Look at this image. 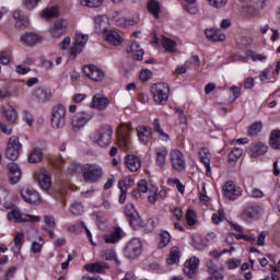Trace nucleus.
Listing matches in <instances>:
<instances>
[{"label": "nucleus", "mask_w": 280, "mask_h": 280, "mask_svg": "<svg viewBox=\"0 0 280 280\" xmlns=\"http://www.w3.org/2000/svg\"><path fill=\"white\" fill-rule=\"evenodd\" d=\"M130 125L122 124L118 127V141L120 145H128L130 143Z\"/></svg>", "instance_id": "27"}, {"label": "nucleus", "mask_w": 280, "mask_h": 280, "mask_svg": "<svg viewBox=\"0 0 280 280\" xmlns=\"http://www.w3.org/2000/svg\"><path fill=\"white\" fill-rule=\"evenodd\" d=\"M196 218H197L196 211H194L192 209H189L186 214V222L188 226H194L196 224L197 222Z\"/></svg>", "instance_id": "60"}, {"label": "nucleus", "mask_w": 280, "mask_h": 280, "mask_svg": "<svg viewBox=\"0 0 280 280\" xmlns=\"http://www.w3.org/2000/svg\"><path fill=\"white\" fill-rule=\"evenodd\" d=\"M82 176L88 183H97L104 176V170L97 164H85L82 167Z\"/></svg>", "instance_id": "5"}, {"label": "nucleus", "mask_w": 280, "mask_h": 280, "mask_svg": "<svg viewBox=\"0 0 280 280\" xmlns=\"http://www.w3.org/2000/svg\"><path fill=\"white\" fill-rule=\"evenodd\" d=\"M125 213L132 229H145V224L143 223V220L139 215V212H137L135 205L128 203L125 208Z\"/></svg>", "instance_id": "8"}, {"label": "nucleus", "mask_w": 280, "mask_h": 280, "mask_svg": "<svg viewBox=\"0 0 280 280\" xmlns=\"http://www.w3.org/2000/svg\"><path fill=\"white\" fill-rule=\"evenodd\" d=\"M13 19L16 27H27L30 25V20L22 11H15L13 13Z\"/></svg>", "instance_id": "37"}, {"label": "nucleus", "mask_w": 280, "mask_h": 280, "mask_svg": "<svg viewBox=\"0 0 280 280\" xmlns=\"http://www.w3.org/2000/svg\"><path fill=\"white\" fill-rule=\"evenodd\" d=\"M25 214H21L19 208L8 212V220H15V222H23Z\"/></svg>", "instance_id": "50"}, {"label": "nucleus", "mask_w": 280, "mask_h": 280, "mask_svg": "<svg viewBox=\"0 0 280 280\" xmlns=\"http://www.w3.org/2000/svg\"><path fill=\"white\" fill-rule=\"evenodd\" d=\"M224 210L220 209L217 213L212 214V222L213 224H220V222H224Z\"/></svg>", "instance_id": "61"}, {"label": "nucleus", "mask_w": 280, "mask_h": 280, "mask_svg": "<svg viewBox=\"0 0 280 280\" xmlns=\"http://www.w3.org/2000/svg\"><path fill=\"white\" fill-rule=\"evenodd\" d=\"M105 40L109 43V45H114L115 47H119V45L124 43L121 35H119L117 31H107L105 33Z\"/></svg>", "instance_id": "33"}, {"label": "nucleus", "mask_w": 280, "mask_h": 280, "mask_svg": "<svg viewBox=\"0 0 280 280\" xmlns=\"http://www.w3.org/2000/svg\"><path fill=\"white\" fill-rule=\"evenodd\" d=\"M211 8H215L217 10H222L229 3V0H207Z\"/></svg>", "instance_id": "59"}, {"label": "nucleus", "mask_w": 280, "mask_h": 280, "mask_svg": "<svg viewBox=\"0 0 280 280\" xmlns=\"http://www.w3.org/2000/svg\"><path fill=\"white\" fill-rule=\"evenodd\" d=\"M117 14L118 13L113 15L115 25L117 27H132L133 25H139V23H141V18L139 16V13H135L131 18H117Z\"/></svg>", "instance_id": "16"}, {"label": "nucleus", "mask_w": 280, "mask_h": 280, "mask_svg": "<svg viewBox=\"0 0 280 280\" xmlns=\"http://www.w3.org/2000/svg\"><path fill=\"white\" fill-rule=\"evenodd\" d=\"M9 170V183L11 185H16L21 182V176H23V173L21 172V166L16 163H11L8 166Z\"/></svg>", "instance_id": "24"}, {"label": "nucleus", "mask_w": 280, "mask_h": 280, "mask_svg": "<svg viewBox=\"0 0 280 280\" xmlns=\"http://www.w3.org/2000/svg\"><path fill=\"white\" fill-rule=\"evenodd\" d=\"M199 156L201 163L206 167V176H208V178H211V152L207 148H201L199 150Z\"/></svg>", "instance_id": "26"}, {"label": "nucleus", "mask_w": 280, "mask_h": 280, "mask_svg": "<svg viewBox=\"0 0 280 280\" xmlns=\"http://www.w3.org/2000/svg\"><path fill=\"white\" fill-rule=\"evenodd\" d=\"M260 215V208L250 206L247 207L241 214L242 220L245 222H253V220H257Z\"/></svg>", "instance_id": "28"}, {"label": "nucleus", "mask_w": 280, "mask_h": 280, "mask_svg": "<svg viewBox=\"0 0 280 280\" xmlns=\"http://www.w3.org/2000/svg\"><path fill=\"white\" fill-rule=\"evenodd\" d=\"M20 154L21 142L19 141V137L12 136L11 138H9L4 155L7 156V159H10V161H16Z\"/></svg>", "instance_id": "10"}, {"label": "nucleus", "mask_w": 280, "mask_h": 280, "mask_svg": "<svg viewBox=\"0 0 280 280\" xmlns=\"http://www.w3.org/2000/svg\"><path fill=\"white\" fill-rule=\"evenodd\" d=\"M127 54H132L135 60H143V49L139 46V43L133 42L129 46H127Z\"/></svg>", "instance_id": "35"}, {"label": "nucleus", "mask_w": 280, "mask_h": 280, "mask_svg": "<svg viewBox=\"0 0 280 280\" xmlns=\"http://www.w3.org/2000/svg\"><path fill=\"white\" fill-rule=\"evenodd\" d=\"M151 94L155 104H167L170 100V84L165 82L153 84L151 86Z\"/></svg>", "instance_id": "3"}, {"label": "nucleus", "mask_w": 280, "mask_h": 280, "mask_svg": "<svg viewBox=\"0 0 280 280\" xmlns=\"http://www.w3.org/2000/svg\"><path fill=\"white\" fill-rule=\"evenodd\" d=\"M170 159L173 170L176 172H185L187 170V161H185V154L178 149H172L170 152Z\"/></svg>", "instance_id": "7"}, {"label": "nucleus", "mask_w": 280, "mask_h": 280, "mask_svg": "<svg viewBox=\"0 0 280 280\" xmlns=\"http://www.w3.org/2000/svg\"><path fill=\"white\" fill-rule=\"evenodd\" d=\"M103 259H106L107 261H110L114 259L118 266L119 264H121L119 259H117V253H115V250L113 249H108L107 252H104Z\"/></svg>", "instance_id": "58"}, {"label": "nucleus", "mask_w": 280, "mask_h": 280, "mask_svg": "<svg viewBox=\"0 0 280 280\" xmlns=\"http://www.w3.org/2000/svg\"><path fill=\"white\" fill-rule=\"evenodd\" d=\"M69 22L66 19H59L55 21L48 27V34L51 38H60V36H65L67 34V28L69 27Z\"/></svg>", "instance_id": "11"}, {"label": "nucleus", "mask_w": 280, "mask_h": 280, "mask_svg": "<svg viewBox=\"0 0 280 280\" xmlns=\"http://www.w3.org/2000/svg\"><path fill=\"white\" fill-rule=\"evenodd\" d=\"M83 73L93 82H104L106 80V72L95 65L83 66Z\"/></svg>", "instance_id": "9"}, {"label": "nucleus", "mask_w": 280, "mask_h": 280, "mask_svg": "<svg viewBox=\"0 0 280 280\" xmlns=\"http://www.w3.org/2000/svg\"><path fill=\"white\" fill-rule=\"evenodd\" d=\"M147 10L154 16V19H159L161 14V3L156 0H149L147 3Z\"/></svg>", "instance_id": "41"}, {"label": "nucleus", "mask_w": 280, "mask_h": 280, "mask_svg": "<svg viewBox=\"0 0 280 280\" xmlns=\"http://www.w3.org/2000/svg\"><path fill=\"white\" fill-rule=\"evenodd\" d=\"M73 46V43H71V37L66 36L60 43H59V49L61 51H67L69 56H71V47Z\"/></svg>", "instance_id": "46"}, {"label": "nucleus", "mask_w": 280, "mask_h": 280, "mask_svg": "<svg viewBox=\"0 0 280 280\" xmlns=\"http://www.w3.org/2000/svg\"><path fill=\"white\" fill-rule=\"evenodd\" d=\"M91 139L96 145H100V148L110 145L113 141V127H110V125L101 127L92 133Z\"/></svg>", "instance_id": "1"}, {"label": "nucleus", "mask_w": 280, "mask_h": 280, "mask_svg": "<svg viewBox=\"0 0 280 280\" xmlns=\"http://www.w3.org/2000/svg\"><path fill=\"white\" fill-rule=\"evenodd\" d=\"M125 163H126V167L130 171V172H139V170H141V158L137 156V155H127L125 158Z\"/></svg>", "instance_id": "29"}, {"label": "nucleus", "mask_w": 280, "mask_h": 280, "mask_svg": "<svg viewBox=\"0 0 280 280\" xmlns=\"http://www.w3.org/2000/svg\"><path fill=\"white\" fill-rule=\"evenodd\" d=\"M160 241H159V248H165L166 246L170 245V242L172 240V235L167 231H162L159 235Z\"/></svg>", "instance_id": "44"}, {"label": "nucleus", "mask_w": 280, "mask_h": 280, "mask_svg": "<svg viewBox=\"0 0 280 280\" xmlns=\"http://www.w3.org/2000/svg\"><path fill=\"white\" fill-rule=\"evenodd\" d=\"M124 237V231L121 229L116 228L113 232L109 234H106L103 236V240L105 244H115L116 242H119Z\"/></svg>", "instance_id": "32"}, {"label": "nucleus", "mask_w": 280, "mask_h": 280, "mask_svg": "<svg viewBox=\"0 0 280 280\" xmlns=\"http://www.w3.org/2000/svg\"><path fill=\"white\" fill-rule=\"evenodd\" d=\"M242 154H244V150L241 148H234L229 153L230 163H235V161H240L242 159Z\"/></svg>", "instance_id": "47"}, {"label": "nucleus", "mask_w": 280, "mask_h": 280, "mask_svg": "<svg viewBox=\"0 0 280 280\" xmlns=\"http://www.w3.org/2000/svg\"><path fill=\"white\" fill-rule=\"evenodd\" d=\"M88 43L89 35L82 33L81 31H77L74 33L72 46L70 49V58H78V56L84 51V47H86Z\"/></svg>", "instance_id": "4"}, {"label": "nucleus", "mask_w": 280, "mask_h": 280, "mask_svg": "<svg viewBox=\"0 0 280 280\" xmlns=\"http://www.w3.org/2000/svg\"><path fill=\"white\" fill-rule=\"evenodd\" d=\"M43 246H45V241H43V237H38L37 241L31 243V250L36 255L43 250Z\"/></svg>", "instance_id": "49"}, {"label": "nucleus", "mask_w": 280, "mask_h": 280, "mask_svg": "<svg viewBox=\"0 0 280 280\" xmlns=\"http://www.w3.org/2000/svg\"><path fill=\"white\" fill-rule=\"evenodd\" d=\"M36 178L39 189L43 191H49V189H51V173H49V171H42L40 173H37Z\"/></svg>", "instance_id": "20"}, {"label": "nucleus", "mask_w": 280, "mask_h": 280, "mask_svg": "<svg viewBox=\"0 0 280 280\" xmlns=\"http://www.w3.org/2000/svg\"><path fill=\"white\" fill-rule=\"evenodd\" d=\"M241 265H242V260H240L237 258H230V259H228V268H229V270H235V269L240 268Z\"/></svg>", "instance_id": "62"}, {"label": "nucleus", "mask_w": 280, "mask_h": 280, "mask_svg": "<svg viewBox=\"0 0 280 280\" xmlns=\"http://www.w3.org/2000/svg\"><path fill=\"white\" fill-rule=\"evenodd\" d=\"M161 45L166 54H176L178 51L176 42L170 37L162 36Z\"/></svg>", "instance_id": "31"}, {"label": "nucleus", "mask_w": 280, "mask_h": 280, "mask_svg": "<svg viewBox=\"0 0 280 280\" xmlns=\"http://www.w3.org/2000/svg\"><path fill=\"white\" fill-rule=\"evenodd\" d=\"M135 185V179L131 177H125L124 179L118 182V188L120 191H128V187Z\"/></svg>", "instance_id": "53"}, {"label": "nucleus", "mask_w": 280, "mask_h": 280, "mask_svg": "<svg viewBox=\"0 0 280 280\" xmlns=\"http://www.w3.org/2000/svg\"><path fill=\"white\" fill-rule=\"evenodd\" d=\"M21 197L28 205H38L40 202V195L32 187H23L21 189Z\"/></svg>", "instance_id": "17"}, {"label": "nucleus", "mask_w": 280, "mask_h": 280, "mask_svg": "<svg viewBox=\"0 0 280 280\" xmlns=\"http://www.w3.org/2000/svg\"><path fill=\"white\" fill-rule=\"evenodd\" d=\"M155 163L158 167H165L167 165V147H156L154 149Z\"/></svg>", "instance_id": "23"}, {"label": "nucleus", "mask_w": 280, "mask_h": 280, "mask_svg": "<svg viewBox=\"0 0 280 280\" xmlns=\"http://www.w3.org/2000/svg\"><path fill=\"white\" fill-rule=\"evenodd\" d=\"M184 8L188 14H198V7H196V0H184Z\"/></svg>", "instance_id": "52"}, {"label": "nucleus", "mask_w": 280, "mask_h": 280, "mask_svg": "<svg viewBox=\"0 0 280 280\" xmlns=\"http://www.w3.org/2000/svg\"><path fill=\"white\" fill-rule=\"evenodd\" d=\"M269 145L273 150H280V130H273L269 138Z\"/></svg>", "instance_id": "43"}, {"label": "nucleus", "mask_w": 280, "mask_h": 280, "mask_svg": "<svg viewBox=\"0 0 280 280\" xmlns=\"http://www.w3.org/2000/svg\"><path fill=\"white\" fill-rule=\"evenodd\" d=\"M59 15H60V7L58 5L48 7L40 14L42 19H47L48 21L51 19H56Z\"/></svg>", "instance_id": "38"}, {"label": "nucleus", "mask_w": 280, "mask_h": 280, "mask_svg": "<svg viewBox=\"0 0 280 280\" xmlns=\"http://www.w3.org/2000/svg\"><path fill=\"white\" fill-rule=\"evenodd\" d=\"M1 114L9 124H16V120L19 119L16 109L10 104H5L1 107Z\"/></svg>", "instance_id": "25"}, {"label": "nucleus", "mask_w": 280, "mask_h": 280, "mask_svg": "<svg viewBox=\"0 0 280 280\" xmlns=\"http://www.w3.org/2000/svg\"><path fill=\"white\" fill-rule=\"evenodd\" d=\"M245 55L250 59L253 60V62H266L267 60V57L265 55H261V54H257L253 50H247L245 52Z\"/></svg>", "instance_id": "48"}, {"label": "nucleus", "mask_w": 280, "mask_h": 280, "mask_svg": "<svg viewBox=\"0 0 280 280\" xmlns=\"http://www.w3.org/2000/svg\"><path fill=\"white\" fill-rule=\"evenodd\" d=\"M93 119V115L89 112H81L74 115L71 119V128L74 132L82 130L90 120Z\"/></svg>", "instance_id": "12"}, {"label": "nucleus", "mask_w": 280, "mask_h": 280, "mask_svg": "<svg viewBox=\"0 0 280 280\" xmlns=\"http://www.w3.org/2000/svg\"><path fill=\"white\" fill-rule=\"evenodd\" d=\"M159 187L151 186L149 188V196H148V202L151 205H155V202L159 200Z\"/></svg>", "instance_id": "51"}, {"label": "nucleus", "mask_w": 280, "mask_h": 280, "mask_svg": "<svg viewBox=\"0 0 280 280\" xmlns=\"http://www.w3.org/2000/svg\"><path fill=\"white\" fill-rule=\"evenodd\" d=\"M180 262V248L173 247L170 250L168 257L166 259V264L168 266H176Z\"/></svg>", "instance_id": "36"}, {"label": "nucleus", "mask_w": 280, "mask_h": 280, "mask_svg": "<svg viewBox=\"0 0 280 280\" xmlns=\"http://www.w3.org/2000/svg\"><path fill=\"white\" fill-rule=\"evenodd\" d=\"M226 253H235V247H231L230 249H223L222 252H218V249H213L209 253L210 257H213V259H220L223 255H226Z\"/></svg>", "instance_id": "56"}, {"label": "nucleus", "mask_w": 280, "mask_h": 280, "mask_svg": "<svg viewBox=\"0 0 280 280\" xmlns=\"http://www.w3.org/2000/svg\"><path fill=\"white\" fill-rule=\"evenodd\" d=\"M152 126L160 141H164V142L170 141V135L163 131V128H161V120H159V118H155L153 120Z\"/></svg>", "instance_id": "40"}, {"label": "nucleus", "mask_w": 280, "mask_h": 280, "mask_svg": "<svg viewBox=\"0 0 280 280\" xmlns=\"http://www.w3.org/2000/svg\"><path fill=\"white\" fill-rule=\"evenodd\" d=\"M93 23L96 34H106V30H108V25H110L108 15L106 14L95 15L93 18Z\"/></svg>", "instance_id": "19"}, {"label": "nucleus", "mask_w": 280, "mask_h": 280, "mask_svg": "<svg viewBox=\"0 0 280 280\" xmlns=\"http://www.w3.org/2000/svg\"><path fill=\"white\" fill-rule=\"evenodd\" d=\"M84 269L88 272H98L102 273L104 270H108V264L106 262H93V264H88L84 266Z\"/></svg>", "instance_id": "39"}, {"label": "nucleus", "mask_w": 280, "mask_h": 280, "mask_svg": "<svg viewBox=\"0 0 280 280\" xmlns=\"http://www.w3.org/2000/svg\"><path fill=\"white\" fill-rule=\"evenodd\" d=\"M70 212H72L73 215H82V213H84V206L82 202H74L70 207Z\"/></svg>", "instance_id": "57"}, {"label": "nucleus", "mask_w": 280, "mask_h": 280, "mask_svg": "<svg viewBox=\"0 0 280 280\" xmlns=\"http://www.w3.org/2000/svg\"><path fill=\"white\" fill-rule=\"evenodd\" d=\"M50 126L55 130H60L67 126V108L65 105L58 104L51 109Z\"/></svg>", "instance_id": "2"}, {"label": "nucleus", "mask_w": 280, "mask_h": 280, "mask_svg": "<svg viewBox=\"0 0 280 280\" xmlns=\"http://www.w3.org/2000/svg\"><path fill=\"white\" fill-rule=\"evenodd\" d=\"M141 253H143V243L141 240L137 237L131 238L125 247V257L127 259H137L141 257Z\"/></svg>", "instance_id": "6"}, {"label": "nucleus", "mask_w": 280, "mask_h": 280, "mask_svg": "<svg viewBox=\"0 0 280 280\" xmlns=\"http://www.w3.org/2000/svg\"><path fill=\"white\" fill-rule=\"evenodd\" d=\"M266 152H268V147L261 141L253 142L249 145L248 154L252 159H259V156H264Z\"/></svg>", "instance_id": "21"}, {"label": "nucleus", "mask_w": 280, "mask_h": 280, "mask_svg": "<svg viewBox=\"0 0 280 280\" xmlns=\"http://www.w3.org/2000/svg\"><path fill=\"white\" fill-rule=\"evenodd\" d=\"M205 34L206 38H208V40H212L213 43H224V40H226V35L220 28H206Z\"/></svg>", "instance_id": "22"}, {"label": "nucleus", "mask_w": 280, "mask_h": 280, "mask_svg": "<svg viewBox=\"0 0 280 280\" xmlns=\"http://www.w3.org/2000/svg\"><path fill=\"white\" fill-rule=\"evenodd\" d=\"M21 40L26 45H36V43H40V40H43V36L38 33L28 32L21 36Z\"/></svg>", "instance_id": "34"}, {"label": "nucleus", "mask_w": 280, "mask_h": 280, "mask_svg": "<svg viewBox=\"0 0 280 280\" xmlns=\"http://www.w3.org/2000/svg\"><path fill=\"white\" fill-rule=\"evenodd\" d=\"M200 266V259L196 256H191L184 264V275L188 277V279H195L198 273V268Z\"/></svg>", "instance_id": "14"}, {"label": "nucleus", "mask_w": 280, "mask_h": 280, "mask_svg": "<svg viewBox=\"0 0 280 280\" xmlns=\"http://www.w3.org/2000/svg\"><path fill=\"white\" fill-rule=\"evenodd\" d=\"M261 128H264V125L261 122L253 124L248 129V137H257V135L261 132Z\"/></svg>", "instance_id": "54"}, {"label": "nucleus", "mask_w": 280, "mask_h": 280, "mask_svg": "<svg viewBox=\"0 0 280 280\" xmlns=\"http://www.w3.org/2000/svg\"><path fill=\"white\" fill-rule=\"evenodd\" d=\"M43 161V149L35 147L28 155V162L40 163Z\"/></svg>", "instance_id": "42"}, {"label": "nucleus", "mask_w": 280, "mask_h": 280, "mask_svg": "<svg viewBox=\"0 0 280 280\" xmlns=\"http://www.w3.org/2000/svg\"><path fill=\"white\" fill-rule=\"evenodd\" d=\"M80 3L83 8H100L104 0H81Z\"/></svg>", "instance_id": "55"}, {"label": "nucleus", "mask_w": 280, "mask_h": 280, "mask_svg": "<svg viewBox=\"0 0 280 280\" xmlns=\"http://www.w3.org/2000/svg\"><path fill=\"white\" fill-rule=\"evenodd\" d=\"M109 105L110 100L104 93L94 94L90 103L91 108H95L96 110H106Z\"/></svg>", "instance_id": "15"}, {"label": "nucleus", "mask_w": 280, "mask_h": 280, "mask_svg": "<svg viewBox=\"0 0 280 280\" xmlns=\"http://www.w3.org/2000/svg\"><path fill=\"white\" fill-rule=\"evenodd\" d=\"M31 100L37 104H47L51 100V90L49 88H37L33 90Z\"/></svg>", "instance_id": "13"}, {"label": "nucleus", "mask_w": 280, "mask_h": 280, "mask_svg": "<svg viewBox=\"0 0 280 280\" xmlns=\"http://www.w3.org/2000/svg\"><path fill=\"white\" fill-rule=\"evenodd\" d=\"M136 131L140 143H148L152 139V129L147 126H138Z\"/></svg>", "instance_id": "30"}, {"label": "nucleus", "mask_w": 280, "mask_h": 280, "mask_svg": "<svg viewBox=\"0 0 280 280\" xmlns=\"http://www.w3.org/2000/svg\"><path fill=\"white\" fill-rule=\"evenodd\" d=\"M11 54L10 51L0 52V65H10Z\"/></svg>", "instance_id": "64"}, {"label": "nucleus", "mask_w": 280, "mask_h": 280, "mask_svg": "<svg viewBox=\"0 0 280 280\" xmlns=\"http://www.w3.org/2000/svg\"><path fill=\"white\" fill-rule=\"evenodd\" d=\"M139 78H140V80H141L142 82H148V80H151V79H152V70H150V69H143V70H141Z\"/></svg>", "instance_id": "63"}, {"label": "nucleus", "mask_w": 280, "mask_h": 280, "mask_svg": "<svg viewBox=\"0 0 280 280\" xmlns=\"http://www.w3.org/2000/svg\"><path fill=\"white\" fill-rule=\"evenodd\" d=\"M223 195L230 200H235L237 196H242V189L235 186V182L228 180L222 187Z\"/></svg>", "instance_id": "18"}, {"label": "nucleus", "mask_w": 280, "mask_h": 280, "mask_svg": "<svg viewBox=\"0 0 280 280\" xmlns=\"http://www.w3.org/2000/svg\"><path fill=\"white\" fill-rule=\"evenodd\" d=\"M25 243V234L23 232H18L14 237V245L13 253H21V246Z\"/></svg>", "instance_id": "45"}]
</instances>
